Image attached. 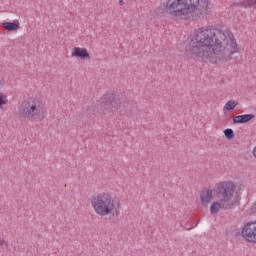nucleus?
Segmentation results:
<instances>
[{
  "label": "nucleus",
  "instance_id": "1",
  "mask_svg": "<svg viewBox=\"0 0 256 256\" xmlns=\"http://www.w3.org/2000/svg\"><path fill=\"white\" fill-rule=\"evenodd\" d=\"M190 51L195 59L215 63L229 61L232 55L239 51L237 41L229 30L221 31L215 28H199L194 32L190 43Z\"/></svg>",
  "mask_w": 256,
  "mask_h": 256
},
{
  "label": "nucleus",
  "instance_id": "2",
  "mask_svg": "<svg viewBox=\"0 0 256 256\" xmlns=\"http://www.w3.org/2000/svg\"><path fill=\"white\" fill-rule=\"evenodd\" d=\"M209 0H168L166 13L173 19H183L192 14V19H201L209 13Z\"/></svg>",
  "mask_w": 256,
  "mask_h": 256
},
{
  "label": "nucleus",
  "instance_id": "3",
  "mask_svg": "<svg viewBox=\"0 0 256 256\" xmlns=\"http://www.w3.org/2000/svg\"><path fill=\"white\" fill-rule=\"evenodd\" d=\"M213 191L218 200L214 201L210 206L211 215H217L221 209L229 211L237 205L233 201V196L235 195V184L233 182H219L215 185Z\"/></svg>",
  "mask_w": 256,
  "mask_h": 256
},
{
  "label": "nucleus",
  "instance_id": "4",
  "mask_svg": "<svg viewBox=\"0 0 256 256\" xmlns=\"http://www.w3.org/2000/svg\"><path fill=\"white\" fill-rule=\"evenodd\" d=\"M91 205L96 215L100 217H107V215L119 217V215H121L119 205L115 203L113 196L109 193L97 194L92 198Z\"/></svg>",
  "mask_w": 256,
  "mask_h": 256
},
{
  "label": "nucleus",
  "instance_id": "5",
  "mask_svg": "<svg viewBox=\"0 0 256 256\" xmlns=\"http://www.w3.org/2000/svg\"><path fill=\"white\" fill-rule=\"evenodd\" d=\"M20 115L24 117V119H29L30 121H43L46 113L41 101L30 98L22 102L20 106Z\"/></svg>",
  "mask_w": 256,
  "mask_h": 256
},
{
  "label": "nucleus",
  "instance_id": "6",
  "mask_svg": "<svg viewBox=\"0 0 256 256\" xmlns=\"http://www.w3.org/2000/svg\"><path fill=\"white\" fill-rule=\"evenodd\" d=\"M102 103H104L106 109L110 111L120 110V113H123V106L121 105V97L115 94L108 93L102 98Z\"/></svg>",
  "mask_w": 256,
  "mask_h": 256
},
{
  "label": "nucleus",
  "instance_id": "7",
  "mask_svg": "<svg viewBox=\"0 0 256 256\" xmlns=\"http://www.w3.org/2000/svg\"><path fill=\"white\" fill-rule=\"evenodd\" d=\"M241 235L248 243H256V221L246 223L242 227Z\"/></svg>",
  "mask_w": 256,
  "mask_h": 256
},
{
  "label": "nucleus",
  "instance_id": "8",
  "mask_svg": "<svg viewBox=\"0 0 256 256\" xmlns=\"http://www.w3.org/2000/svg\"><path fill=\"white\" fill-rule=\"evenodd\" d=\"M200 201L203 207H209V203L213 201V189L211 188H204L200 192Z\"/></svg>",
  "mask_w": 256,
  "mask_h": 256
},
{
  "label": "nucleus",
  "instance_id": "9",
  "mask_svg": "<svg viewBox=\"0 0 256 256\" xmlns=\"http://www.w3.org/2000/svg\"><path fill=\"white\" fill-rule=\"evenodd\" d=\"M251 119H255L254 114H243V115L234 116L232 121L234 125H237V124L249 123Z\"/></svg>",
  "mask_w": 256,
  "mask_h": 256
},
{
  "label": "nucleus",
  "instance_id": "10",
  "mask_svg": "<svg viewBox=\"0 0 256 256\" xmlns=\"http://www.w3.org/2000/svg\"><path fill=\"white\" fill-rule=\"evenodd\" d=\"M72 57H78V59H89V52L85 48L74 47L72 49Z\"/></svg>",
  "mask_w": 256,
  "mask_h": 256
},
{
  "label": "nucleus",
  "instance_id": "11",
  "mask_svg": "<svg viewBox=\"0 0 256 256\" xmlns=\"http://www.w3.org/2000/svg\"><path fill=\"white\" fill-rule=\"evenodd\" d=\"M2 27L7 31H17L20 29L19 20H14L13 22H3Z\"/></svg>",
  "mask_w": 256,
  "mask_h": 256
},
{
  "label": "nucleus",
  "instance_id": "12",
  "mask_svg": "<svg viewBox=\"0 0 256 256\" xmlns=\"http://www.w3.org/2000/svg\"><path fill=\"white\" fill-rule=\"evenodd\" d=\"M236 105H239V103L235 100H229L225 105H224V111H231L235 109Z\"/></svg>",
  "mask_w": 256,
  "mask_h": 256
},
{
  "label": "nucleus",
  "instance_id": "13",
  "mask_svg": "<svg viewBox=\"0 0 256 256\" xmlns=\"http://www.w3.org/2000/svg\"><path fill=\"white\" fill-rule=\"evenodd\" d=\"M234 5H240V7H254V5H256V0H244L241 3H234Z\"/></svg>",
  "mask_w": 256,
  "mask_h": 256
},
{
  "label": "nucleus",
  "instance_id": "14",
  "mask_svg": "<svg viewBox=\"0 0 256 256\" xmlns=\"http://www.w3.org/2000/svg\"><path fill=\"white\" fill-rule=\"evenodd\" d=\"M224 135L226 139H234L235 137V132L231 128H227L224 130Z\"/></svg>",
  "mask_w": 256,
  "mask_h": 256
},
{
  "label": "nucleus",
  "instance_id": "15",
  "mask_svg": "<svg viewBox=\"0 0 256 256\" xmlns=\"http://www.w3.org/2000/svg\"><path fill=\"white\" fill-rule=\"evenodd\" d=\"M7 103H9V100H7V96L0 92V107H3V105H7Z\"/></svg>",
  "mask_w": 256,
  "mask_h": 256
},
{
  "label": "nucleus",
  "instance_id": "16",
  "mask_svg": "<svg viewBox=\"0 0 256 256\" xmlns=\"http://www.w3.org/2000/svg\"><path fill=\"white\" fill-rule=\"evenodd\" d=\"M3 245H5L6 249L9 248V242H7L3 239H0V247H3Z\"/></svg>",
  "mask_w": 256,
  "mask_h": 256
},
{
  "label": "nucleus",
  "instance_id": "17",
  "mask_svg": "<svg viewBox=\"0 0 256 256\" xmlns=\"http://www.w3.org/2000/svg\"><path fill=\"white\" fill-rule=\"evenodd\" d=\"M89 117H93L95 115V106H92V108L88 111Z\"/></svg>",
  "mask_w": 256,
  "mask_h": 256
},
{
  "label": "nucleus",
  "instance_id": "18",
  "mask_svg": "<svg viewBox=\"0 0 256 256\" xmlns=\"http://www.w3.org/2000/svg\"><path fill=\"white\" fill-rule=\"evenodd\" d=\"M120 5H125V2L123 0H119Z\"/></svg>",
  "mask_w": 256,
  "mask_h": 256
}]
</instances>
